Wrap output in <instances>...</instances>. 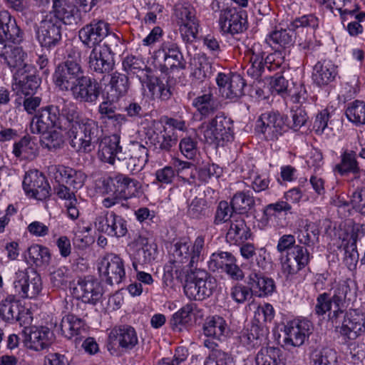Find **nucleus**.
<instances>
[{
    "label": "nucleus",
    "mask_w": 365,
    "mask_h": 365,
    "mask_svg": "<svg viewBox=\"0 0 365 365\" xmlns=\"http://www.w3.org/2000/svg\"><path fill=\"white\" fill-rule=\"evenodd\" d=\"M334 170L342 176L349 173L358 174L360 168L356 153L352 150L344 151L341 155V162L335 165Z\"/></svg>",
    "instance_id": "nucleus-45"
},
{
    "label": "nucleus",
    "mask_w": 365,
    "mask_h": 365,
    "mask_svg": "<svg viewBox=\"0 0 365 365\" xmlns=\"http://www.w3.org/2000/svg\"><path fill=\"white\" fill-rule=\"evenodd\" d=\"M53 12H51L56 18L66 25H74L77 24V12L76 6L66 0H52Z\"/></svg>",
    "instance_id": "nucleus-38"
},
{
    "label": "nucleus",
    "mask_w": 365,
    "mask_h": 365,
    "mask_svg": "<svg viewBox=\"0 0 365 365\" xmlns=\"http://www.w3.org/2000/svg\"><path fill=\"white\" fill-rule=\"evenodd\" d=\"M13 88L17 96L34 95L41 84V78L37 75L36 68L33 66H26L14 74Z\"/></svg>",
    "instance_id": "nucleus-13"
},
{
    "label": "nucleus",
    "mask_w": 365,
    "mask_h": 365,
    "mask_svg": "<svg viewBox=\"0 0 365 365\" xmlns=\"http://www.w3.org/2000/svg\"><path fill=\"white\" fill-rule=\"evenodd\" d=\"M346 115L356 125H365V102L355 100L347 105Z\"/></svg>",
    "instance_id": "nucleus-50"
},
{
    "label": "nucleus",
    "mask_w": 365,
    "mask_h": 365,
    "mask_svg": "<svg viewBox=\"0 0 365 365\" xmlns=\"http://www.w3.org/2000/svg\"><path fill=\"white\" fill-rule=\"evenodd\" d=\"M118 101H112L108 98V96L103 95V101L101 102L98 108V113L99 118L101 120H108L114 114L117 110L115 105Z\"/></svg>",
    "instance_id": "nucleus-63"
},
{
    "label": "nucleus",
    "mask_w": 365,
    "mask_h": 365,
    "mask_svg": "<svg viewBox=\"0 0 365 365\" xmlns=\"http://www.w3.org/2000/svg\"><path fill=\"white\" fill-rule=\"evenodd\" d=\"M234 211L235 210L232 208L231 204L225 200L220 201L215 212L213 223L218 225L230 220L233 217H238L232 215Z\"/></svg>",
    "instance_id": "nucleus-59"
},
{
    "label": "nucleus",
    "mask_w": 365,
    "mask_h": 365,
    "mask_svg": "<svg viewBox=\"0 0 365 365\" xmlns=\"http://www.w3.org/2000/svg\"><path fill=\"white\" fill-rule=\"evenodd\" d=\"M23 188L27 195L38 200L48 199L51 195V186L45 175L37 170L26 173L23 182Z\"/></svg>",
    "instance_id": "nucleus-19"
},
{
    "label": "nucleus",
    "mask_w": 365,
    "mask_h": 365,
    "mask_svg": "<svg viewBox=\"0 0 365 365\" xmlns=\"http://www.w3.org/2000/svg\"><path fill=\"white\" fill-rule=\"evenodd\" d=\"M207 266L210 271L225 272L235 280H241L243 277L242 271L231 252L219 251L212 253Z\"/></svg>",
    "instance_id": "nucleus-12"
},
{
    "label": "nucleus",
    "mask_w": 365,
    "mask_h": 365,
    "mask_svg": "<svg viewBox=\"0 0 365 365\" xmlns=\"http://www.w3.org/2000/svg\"><path fill=\"white\" fill-rule=\"evenodd\" d=\"M56 128L43 111L38 110L30 123V130L34 134H40Z\"/></svg>",
    "instance_id": "nucleus-55"
},
{
    "label": "nucleus",
    "mask_w": 365,
    "mask_h": 365,
    "mask_svg": "<svg viewBox=\"0 0 365 365\" xmlns=\"http://www.w3.org/2000/svg\"><path fill=\"white\" fill-rule=\"evenodd\" d=\"M36 38L41 47L52 49L58 46L62 39V28L60 20L51 13L47 14L39 23L36 30Z\"/></svg>",
    "instance_id": "nucleus-7"
},
{
    "label": "nucleus",
    "mask_w": 365,
    "mask_h": 365,
    "mask_svg": "<svg viewBox=\"0 0 365 365\" xmlns=\"http://www.w3.org/2000/svg\"><path fill=\"white\" fill-rule=\"evenodd\" d=\"M128 246L132 250L130 256L135 271H138V264H150L157 257V245L150 243L147 237L139 235Z\"/></svg>",
    "instance_id": "nucleus-14"
},
{
    "label": "nucleus",
    "mask_w": 365,
    "mask_h": 365,
    "mask_svg": "<svg viewBox=\"0 0 365 365\" xmlns=\"http://www.w3.org/2000/svg\"><path fill=\"white\" fill-rule=\"evenodd\" d=\"M228 331L225 320L219 316L207 318L203 325V332L207 337L222 339Z\"/></svg>",
    "instance_id": "nucleus-43"
},
{
    "label": "nucleus",
    "mask_w": 365,
    "mask_h": 365,
    "mask_svg": "<svg viewBox=\"0 0 365 365\" xmlns=\"http://www.w3.org/2000/svg\"><path fill=\"white\" fill-rule=\"evenodd\" d=\"M232 120L223 113H218L207 124L204 137L207 143L224 145L233 138Z\"/></svg>",
    "instance_id": "nucleus-5"
},
{
    "label": "nucleus",
    "mask_w": 365,
    "mask_h": 365,
    "mask_svg": "<svg viewBox=\"0 0 365 365\" xmlns=\"http://www.w3.org/2000/svg\"><path fill=\"white\" fill-rule=\"evenodd\" d=\"M21 309L19 302L14 296H9L0 302V317L9 323L19 321Z\"/></svg>",
    "instance_id": "nucleus-42"
},
{
    "label": "nucleus",
    "mask_w": 365,
    "mask_h": 365,
    "mask_svg": "<svg viewBox=\"0 0 365 365\" xmlns=\"http://www.w3.org/2000/svg\"><path fill=\"white\" fill-rule=\"evenodd\" d=\"M101 91V85L95 78L84 75L70 91L73 99L77 101L95 103L100 96Z\"/></svg>",
    "instance_id": "nucleus-22"
},
{
    "label": "nucleus",
    "mask_w": 365,
    "mask_h": 365,
    "mask_svg": "<svg viewBox=\"0 0 365 365\" xmlns=\"http://www.w3.org/2000/svg\"><path fill=\"white\" fill-rule=\"evenodd\" d=\"M175 16L183 41L192 42L195 40L199 31V22L193 7L178 4L175 7Z\"/></svg>",
    "instance_id": "nucleus-9"
},
{
    "label": "nucleus",
    "mask_w": 365,
    "mask_h": 365,
    "mask_svg": "<svg viewBox=\"0 0 365 365\" xmlns=\"http://www.w3.org/2000/svg\"><path fill=\"white\" fill-rule=\"evenodd\" d=\"M331 10L335 6L343 21L346 19L348 15L354 14L359 9L357 4L351 3V0H331Z\"/></svg>",
    "instance_id": "nucleus-60"
},
{
    "label": "nucleus",
    "mask_w": 365,
    "mask_h": 365,
    "mask_svg": "<svg viewBox=\"0 0 365 365\" xmlns=\"http://www.w3.org/2000/svg\"><path fill=\"white\" fill-rule=\"evenodd\" d=\"M14 287L22 298H34L42 289L41 277L34 269L19 270L15 273Z\"/></svg>",
    "instance_id": "nucleus-11"
},
{
    "label": "nucleus",
    "mask_w": 365,
    "mask_h": 365,
    "mask_svg": "<svg viewBox=\"0 0 365 365\" xmlns=\"http://www.w3.org/2000/svg\"><path fill=\"white\" fill-rule=\"evenodd\" d=\"M0 58L4 60V63L9 68L16 69V71L24 68L26 66H31L25 62L27 54L21 47L10 44L4 46L0 44Z\"/></svg>",
    "instance_id": "nucleus-34"
},
{
    "label": "nucleus",
    "mask_w": 365,
    "mask_h": 365,
    "mask_svg": "<svg viewBox=\"0 0 365 365\" xmlns=\"http://www.w3.org/2000/svg\"><path fill=\"white\" fill-rule=\"evenodd\" d=\"M94 227L99 232L111 237L120 238L128 232L127 222L114 212L106 210L96 217Z\"/></svg>",
    "instance_id": "nucleus-10"
},
{
    "label": "nucleus",
    "mask_w": 365,
    "mask_h": 365,
    "mask_svg": "<svg viewBox=\"0 0 365 365\" xmlns=\"http://www.w3.org/2000/svg\"><path fill=\"white\" fill-rule=\"evenodd\" d=\"M148 161V150L142 144L133 143L122 154H119V162L130 173H138Z\"/></svg>",
    "instance_id": "nucleus-17"
},
{
    "label": "nucleus",
    "mask_w": 365,
    "mask_h": 365,
    "mask_svg": "<svg viewBox=\"0 0 365 365\" xmlns=\"http://www.w3.org/2000/svg\"><path fill=\"white\" fill-rule=\"evenodd\" d=\"M27 255L29 262L36 267H46L51 261L49 250L46 247L37 244L28 248Z\"/></svg>",
    "instance_id": "nucleus-47"
},
{
    "label": "nucleus",
    "mask_w": 365,
    "mask_h": 365,
    "mask_svg": "<svg viewBox=\"0 0 365 365\" xmlns=\"http://www.w3.org/2000/svg\"><path fill=\"white\" fill-rule=\"evenodd\" d=\"M244 13L235 8H226L221 11L219 25L223 33L232 35L243 32L246 29V19Z\"/></svg>",
    "instance_id": "nucleus-26"
},
{
    "label": "nucleus",
    "mask_w": 365,
    "mask_h": 365,
    "mask_svg": "<svg viewBox=\"0 0 365 365\" xmlns=\"http://www.w3.org/2000/svg\"><path fill=\"white\" fill-rule=\"evenodd\" d=\"M192 105L200 114V120L215 113L220 107V103L213 95L212 90L202 93L192 101Z\"/></svg>",
    "instance_id": "nucleus-39"
},
{
    "label": "nucleus",
    "mask_w": 365,
    "mask_h": 365,
    "mask_svg": "<svg viewBox=\"0 0 365 365\" xmlns=\"http://www.w3.org/2000/svg\"><path fill=\"white\" fill-rule=\"evenodd\" d=\"M56 128L66 130L70 145L79 153L95 149L101 130L94 120L85 117L76 104L61 96H55L52 103L40 108Z\"/></svg>",
    "instance_id": "nucleus-1"
},
{
    "label": "nucleus",
    "mask_w": 365,
    "mask_h": 365,
    "mask_svg": "<svg viewBox=\"0 0 365 365\" xmlns=\"http://www.w3.org/2000/svg\"><path fill=\"white\" fill-rule=\"evenodd\" d=\"M267 43L275 50L289 48L293 43V36L287 29L275 30L266 38Z\"/></svg>",
    "instance_id": "nucleus-46"
},
{
    "label": "nucleus",
    "mask_w": 365,
    "mask_h": 365,
    "mask_svg": "<svg viewBox=\"0 0 365 365\" xmlns=\"http://www.w3.org/2000/svg\"><path fill=\"white\" fill-rule=\"evenodd\" d=\"M319 24V19L314 14H309L295 18L287 25V29L289 31L295 32L296 35L300 29L302 31L306 29L307 33L310 32V35H314Z\"/></svg>",
    "instance_id": "nucleus-44"
},
{
    "label": "nucleus",
    "mask_w": 365,
    "mask_h": 365,
    "mask_svg": "<svg viewBox=\"0 0 365 365\" xmlns=\"http://www.w3.org/2000/svg\"><path fill=\"white\" fill-rule=\"evenodd\" d=\"M98 269L103 280L108 284H119L125 279L124 262L116 254H106L100 259Z\"/></svg>",
    "instance_id": "nucleus-8"
},
{
    "label": "nucleus",
    "mask_w": 365,
    "mask_h": 365,
    "mask_svg": "<svg viewBox=\"0 0 365 365\" xmlns=\"http://www.w3.org/2000/svg\"><path fill=\"white\" fill-rule=\"evenodd\" d=\"M232 208L240 213L251 210L255 206V200L250 191H239L236 192L230 202Z\"/></svg>",
    "instance_id": "nucleus-53"
},
{
    "label": "nucleus",
    "mask_w": 365,
    "mask_h": 365,
    "mask_svg": "<svg viewBox=\"0 0 365 365\" xmlns=\"http://www.w3.org/2000/svg\"><path fill=\"white\" fill-rule=\"evenodd\" d=\"M248 284L252 294L259 297L271 294L275 289V284L272 278L255 272L250 274Z\"/></svg>",
    "instance_id": "nucleus-40"
},
{
    "label": "nucleus",
    "mask_w": 365,
    "mask_h": 365,
    "mask_svg": "<svg viewBox=\"0 0 365 365\" xmlns=\"http://www.w3.org/2000/svg\"><path fill=\"white\" fill-rule=\"evenodd\" d=\"M51 172L53 173L56 181L62 182L76 191L84 185L87 178L82 170L62 165L52 166Z\"/></svg>",
    "instance_id": "nucleus-28"
},
{
    "label": "nucleus",
    "mask_w": 365,
    "mask_h": 365,
    "mask_svg": "<svg viewBox=\"0 0 365 365\" xmlns=\"http://www.w3.org/2000/svg\"><path fill=\"white\" fill-rule=\"evenodd\" d=\"M88 68L96 74L109 73L114 69V57L105 53L101 47H94L88 57Z\"/></svg>",
    "instance_id": "nucleus-31"
},
{
    "label": "nucleus",
    "mask_w": 365,
    "mask_h": 365,
    "mask_svg": "<svg viewBox=\"0 0 365 365\" xmlns=\"http://www.w3.org/2000/svg\"><path fill=\"white\" fill-rule=\"evenodd\" d=\"M252 236L250 228L241 217H233L230 221V227L226 234V240L232 245H240Z\"/></svg>",
    "instance_id": "nucleus-35"
},
{
    "label": "nucleus",
    "mask_w": 365,
    "mask_h": 365,
    "mask_svg": "<svg viewBox=\"0 0 365 365\" xmlns=\"http://www.w3.org/2000/svg\"><path fill=\"white\" fill-rule=\"evenodd\" d=\"M158 53L163 54L164 60L161 68L162 71L165 72L169 69L183 70L186 68V61L177 43L170 41L164 42Z\"/></svg>",
    "instance_id": "nucleus-29"
},
{
    "label": "nucleus",
    "mask_w": 365,
    "mask_h": 365,
    "mask_svg": "<svg viewBox=\"0 0 365 365\" xmlns=\"http://www.w3.org/2000/svg\"><path fill=\"white\" fill-rule=\"evenodd\" d=\"M333 292L331 299L333 302L334 309L329 314V319L333 324H339L342 314L346 310L351 296V288L347 281H341L331 288Z\"/></svg>",
    "instance_id": "nucleus-16"
},
{
    "label": "nucleus",
    "mask_w": 365,
    "mask_h": 365,
    "mask_svg": "<svg viewBox=\"0 0 365 365\" xmlns=\"http://www.w3.org/2000/svg\"><path fill=\"white\" fill-rule=\"evenodd\" d=\"M339 333L345 339L354 340L365 333V314L359 309H349L342 314Z\"/></svg>",
    "instance_id": "nucleus-15"
},
{
    "label": "nucleus",
    "mask_w": 365,
    "mask_h": 365,
    "mask_svg": "<svg viewBox=\"0 0 365 365\" xmlns=\"http://www.w3.org/2000/svg\"><path fill=\"white\" fill-rule=\"evenodd\" d=\"M24 344L29 349L36 351L48 348L54 341V334L48 327H31L25 329Z\"/></svg>",
    "instance_id": "nucleus-21"
},
{
    "label": "nucleus",
    "mask_w": 365,
    "mask_h": 365,
    "mask_svg": "<svg viewBox=\"0 0 365 365\" xmlns=\"http://www.w3.org/2000/svg\"><path fill=\"white\" fill-rule=\"evenodd\" d=\"M41 134L42 135L41 138V145L49 151L56 152L63 148L64 140L61 132L56 130H49Z\"/></svg>",
    "instance_id": "nucleus-51"
},
{
    "label": "nucleus",
    "mask_w": 365,
    "mask_h": 365,
    "mask_svg": "<svg viewBox=\"0 0 365 365\" xmlns=\"http://www.w3.org/2000/svg\"><path fill=\"white\" fill-rule=\"evenodd\" d=\"M122 66L127 75H135L142 83L148 79V70L142 58L135 56H126L122 62Z\"/></svg>",
    "instance_id": "nucleus-41"
},
{
    "label": "nucleus",
    "mask_w": 365,
    "mask_h": 365,
    "mask_svg": "<svg viewBox=\"0 0 365 365\" xmlns=\"http://www.w3.org/2000/svg\"><path fill=\"white\" fill-rule=\"evenodd\" d=\"M250 287H247L241 284H237L230 289V296L233 300L239 304H242L252 295Z\"/></svg>",
    "instance_id": "nucleus-64"
},
{
    "label": "nucleus",
    "mask_w": 365,
    "mask_h": 365,
    "mask_svg": "<svg viewBox=\"0 0 365 365\" xmlns=\"http://www.w3.org/2000/svg\"><path fill=\"white\" fill-rule=\"evenodd\" d=\"M187 215L192 219L202 220L210 217L212 212L204 198L195 197L188 204Z\"/></svg>",
    "instance_id": "nucleus-48"
},
{
    "label": "nucleus",
    "mask_w": 365,
    "mask_h": 365,
    "mask_svg": "<svg viewBox=\"0 0 365 365\" xmlns=\"http://www.w3.org/2000/svg\"><path fill=\"white\" fill-rule=\"evenodd\" d=\"M246 83L243 78L237 73H232L230 76V81L227 87L224 90L226 98L235 101L243 95L244 87Z\"/></svg>",
    "instance_id": "nucleus-49"
},
{
    "label": "nucleus",
    "mask_w": 365,
    "mask_h": 365,
    "mask_svg": "<svg viewBox=\"0 0 365 365\" xmlns=\"http://www.w3.org/2000/svg\"><path fill=\"white\" fill-rule=\"evenodd\" d=\"M287 117L277 111H267L262 113L256 121L255 130L263 135L267 140H276L287 129Z\"/></svg>",
    "instance_id": "nucleus-4"
},
{
    "label": "nucleus",
    "mask_w": 365,
    "mask_h": 365,
    "mask_svg": "<svg viewBox=\"0 0 365 365\" xmlns=\"http://www.w3.org/2000/svg\"><path fill=\"white\" fill-rule=\"evenodd\" d=\"M195 308V304L189 303L175 313L170 321L173 329L180 331L182 326L189 323L191 321V314Z\"/></svg>",
    "instance_id": "nucleus-52"
},
{
    "label": "nucleus",
    "mask_w": 365,
    "mask_h": 365,
    "mask_svg": "<svg viewBox=\"0 0 365 365\" xmlns=\"http://www.w3.org/2000/svg\"><path fill=\"white\" fill-rule=\"evenodd\" d=\"M59 327L62 335L68 339L73 336L81 339L86 334L85 322L73 314L64 316L61 319Z\"/></svg>",
    "instance_id": "nucleus-37"
},
{
    "label": "nucleus",
    "mask_w": 365,
    "mask_h": 365,
    "mask_svg": "<svg viewBox=\"0 0 365 365\" xmlns=\"http://www.w3.org/2000/svg\"><path fill=\"white\" fill-rule=\"evenodd\" d=\"M149 140L157 153H169L178 143V135L173 130L163 126L162 130H156L149 136Z\"/></svg>",
    "instance_id": "nucleus-32"
},
{
    "label": "nucleus",
    "mask_w": 365,
    "mask_h": 365,
    "mask_svg": "<svg viewBox=\"0 0 365 365\" xmlns=\"http://www.w3.org/2000/svg\"><path fill=\"white\" fill-rule=\"evenodd\" d=\"M231 356L223 351H211L206 357L204 365H233Z\"/></svg>",
    "instance_id": "nucleus-61"
},
{
    "label": "nucleus",
    "mask_w": 365,
    "mask_h": 365,
    "mask_svg": "<svg viewBox=\"0 0 365 365\" xmlns=\"http://www.w3.org/2000/svg\"><path fill=\"white\" fill-rule=\"evenodd\" d=\"M338 75L337 66L329 61H318L313 68L312 79L314 83L324 87L331 86Z\"/></svg>",
    "instance_id": "nucleus-33"
},
{
    "label": "nucleus",
    "mask_w": 365,
    "mask_h": 365,
    "mask_svg": "<svg viewBox=\"0 0 365 365\" xmlns=\"http://www.w3.org/2000/svg\"><path fill=\"white\" fill-rule=\"evenodd\" d=\"M108 339L110 344L118 346L125 351L133 349L138 344L135 329L128 324L114 327L109 333Z\"/></svg>",
    "instance_id": "nucleus-24"
},
{
    "label": "nucleus",
    "mask_w": 365,
    "mask_h": 365,
    "mask_svg": "<svg viewBox=\"0 0 365 365\" xmlns=\"http://www.w3.org/2000/svg\"><path fill=\"white\" fill-rule=\"evenodd\" d=\"M280 350L275 347L262 349L257 354L255 362L257 365H277Z\"/></svg>",
    "instance_id": "nucleus-57"
},
{
    "label": "nucleus",
    "mask_w": 365,
    "mask_h": 365,
    "mask_svg": "<svg viewBox=\"0 0 365 365\" xmlns=\"http://www.w3.org/2000/svg\"><path fill=\"white\" fill-rule=\"evenodd\" d=\"M205 252V236L198 235L192 242H179L175 245L174 261L187 263L190 268L187 272L184 292L190 299L203 300L209 297L217 287V281L207 271L192 268L202 261Z\"/></svg>",
    "instance_id": "nucleus-2"
},
{
    "label": "nucleus",
    "mask_w": 365,
    "mask_h": 365,
    "mask_svg": "<svg viewBox=\"0 0 365 365\" xmlns=\"http://www.w3.org/2000/svg\"><path fill=\"white\" fill-rule=\"evenodd\" d=\"M120 138L118 134L102 138L98 145L99 159L110 165H115L116 160L119 162V154L123 152L120 145Z\"/></svg>",
    "instance_id": "nucleus-30"
},
{
    "label": "nucleus",
    "mask_w": 365,
    "mask_h": 365,
    "mask_svg": "<svg viewBox=\"0 0 365 365\" xmlns=\"http://www.w3.org/2000/svg\"><path fill=\"white\" fill-rule=\"evenodd\" d=\"M84 76L81 63L76 60L67 59L59 63L52 76L53 83L62 92L70 91Z\"/></svg>",
    "instance_id": "nucleus-3"
},
{
    "label": "nucleus",
    "mask_w": 365,
    "mask_h": 365,
    "mask_svg": "<svg viewBox=\"0 0 365 365\" xmlns=\"http://www.w3.org/2000/svg\"><path fill=\"white\" fill-rule=\"evenodd\" d=\"M130 83L128 76L118 72H114L110 76L107 90L104 95L108 96L112 101H119L125 96L130 89Z\"/></svg>",
    "instance_id": "nucleus-36"
},
{
    "label": "nucleus",
    "mask_w": 365,
    "mask_h": 365,
    "mask_svg": "<svg viewBox=\"0 0 365 365\" xmlns=\"http://www.w3.org/2000/svg\"><path fill=\"white\" fill-rule=\"evenodd\" d=\"M73 294L84 303L96 304L102 297L103 288L97 279L87 277L78 281Z\"/></svg>",
    "instance_id": "nucleus-23"
},
{
    "label": "nucleus",
    "mask_w": 365,
    "mask_h": 365,
    "mask_svg": "<svg viewBox=\"0 0 365 365\" xmlns=\"http://www.w3.org/2000/svg\"><path fill=\"white\" fill-rule=\"evenodd\" d=\"M265 53L264 52H252L250 59V67L247 69V73L254 79L258 80L263 73L266 72Z\"/></svg>",
    "instance_id": "nucleus-54"
},
{
    "label": "nucleus",
    "mask_w": 365,
    "mask_h": 365,
    "mask_svg": "<svg viewBox=\"0 0 365 365\" xmlns=\"http://www.w3.org/2000/svg\"><path fill=\"white\" fill-rule=\"evenodd\" d=\"M103 41L101 48L103 49L105 53L111 55L112 57L123 49V44L120 36L110 32V31H108V34Z\"/></svg>",
    "instance_id": "nucleus-58"
},
{
    "label": "nucleus",
    "mask_w": 365,
    "mask_h": 365,
    "mask_svg": "<svg viewBox=\"0 0 365 365\" xmlns=\"http://www.w3.org/2000/svg\"><path fill=\"white\" fill-rule=\"evenodd\" d=\"M24 39V32L17 25L16 19L7 11H0V44L8 42L19 43Z\"/></svg>",
    "instance_id": "nucleus-25"
},
{
    "label": "nucleus",
    "mask_w": 365,
    "mask_h": 365,
    "mask_svg": "<svg viewBox=\"0 0 365 365\" xmlns=\"http://www.w3.org/2000/svg\"><path fill=\"white\" fill-rule=\"evenodd\" d=\"M110 25L103 20L93 19L78 31V36L88 48L101 47V43L108 34Z\"/></svg>",
    "instance_id": "nucleus-18"
},
{
    "label": "nucleus",
    "mask_w": 365,
    "mask_h": 365,
    "mask_svg": "<svg viewBox=\"0 0 365 365\" xmlns=\"http://www.w3.org/2000/svg\"><path fill=\"white\" fill-rule=\"evenodd\" d=\"M181 153L187 159H193L197 153V141L190 136L182 138L179 143Z\"/></svg>",
    "instance_id": "nucleus-62"
},
{
    "label": "nucleus",
    "mask_w": 365,
    "mask_h": 365,
    "mask_svg": "<svg viewBox=\"0 0 365 365\" xmlns=\"http://www.w3.org/2000/svg\"><path fill=\"white\" fill-rule=\"evenodd\" d=\"M312 359L315 365H339L337 353L331 348H323L312 354Z\"/></svg>",
    "instance_id": "nucleus-56"
},
{
    "label": "nucleus",
    "mask_w": 365,
    "mask_h": 365,
    "mask_svg": "<svg viewBox=\"0 0 365 365\" xmlns=\"http://www.w3.org/2000/svg\"><path fill=\"white\" fill-rule=\"evenodd\" d=\"M108 191L118 194L120 197L128 199L135 196L140 188L139 182L128 176L117 173L106 180Z\"/></svg>",
    "instance_id": "nucleus-20"
},
{
    "label": "nucleus",
    "mask_w": 365,
    "mask_h": 365,
    "mask_svg": "<svg viewBox=\"0 0 365 365\" xmlns=\"http://www.w3.org/2000/svg\"><path fill=\"white\" fill-rule=\"evenodd\" d=\"M309 261L310 254L307 249L295 245L287 252L286 259L282 262L283 272L287 275H294L304 268Z\"/></svg>",
    "instance_id": "nucleus-27"
},
{
    "label": "nucleus",
    "mask_w": 365,
    "mask_h": 365,
    "mask_svg": "<svg viewBox=\"0 0 365 365\" xmlns=\"http://www.w3.org/2000/svg\"><path fill=\"white\" fill-rule=\"evenodd\" d=\"M313 324L307 319H295L288 322L284 327L282 346L289 350L300 347L313 331Z\"/></svg>",
    "instance_id": "nucleus-6"
}]
</instances>
